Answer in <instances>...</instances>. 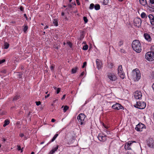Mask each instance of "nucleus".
<instances>
[{
    "instance_id": "nucleus-1",
    "label": "nucleus",
    "mask_w": 154,
    "mask_h": 154,
    "mask_svg": "<svg viewBox=\"0 0 154 154\" xmlns=\"http://www.w3.org/2000/svg\"><path fill=\"white\" fill-rule=\"evenodd\" d=\"M132 48L137 52L140 53L142 50V46L139 41L137 40H134L132 43Z\"/></svg>"
},
{
    "instance_id": "nucleus-2",
    "label": "nucleus",
    "mask_w": 154,
    "mask_h": 154,
    "mask_svg": "<svg viewBox=\"0 0 154 154\" xmlns=\"http://www.w3.org/2000/svg\"><path fill=\"white\" fill-rule=\"evenodd\" d=\"M132 76L134 79H136L137 81L139 80L140 79L141 77L140 70L137 69L133 70L132 72Z\"/></svg>"
},
{
    "instance_id": "nucleus-3",
    "label": "nucleus",
    "mask_w": 154,
    "mask_h": 154,
    "mask_svg": "<svg viewBox=\"0 0 154 154\" xmlns=\"http://www.w3.org/2000/svg\"><path fill=\"white\" fill-rule=\"evenodd\" d=\"M146 59L149 61H152L154 60V52L149 51L145 55Z\"/></svg>"
},
{
    "instance_id": "nucleus-4",
    "label": "nucleus",
    "mask_w": 154,
    "mask_h": 154,
    "mask_svg": "<svg viewBox=\"0 0 154 154\" xmlns=\"http://www.w3.org/2000/svg\"><path fill=\"white\" fill-rule=\"evenodd\" d=\"M85 116L83 114L81 113L77 116V119L79 121V122L80 123L81 125H83L85 123Z\"/></svg>"
},
{
    "instance_id": "nucleus-5",
    "label": "nucleus",
    "mask_w": 154,
    "mask_h": 154,
    "mask_svg": "<svg viewBox=\"0 0 154 154\" xmlns=\"http://www.w3.org/2000/svg\"><path fill=\"white\" fill-rule=\"evenodd\" d=\"M146 106V103L144 102L138 101L137 102L136 105L135 106L138 109H143Z\"/></svg>"
},
{
    "instance_id": "nucleus-6",
    "label": "nucleus",
    "mask_w": 154,
    "mask_h": 154,
    "mask_svg": "<svg viewBox=\"0 0 154 154\" xmlns=\"http://www.w3.org/2000/svg\"><path fill=\"white\" fill-rule=\"evenodd\" d=\"M107 77L110 80L112 81H115L117 79L116 74L112 73H108L107 74Z\"/></svg>"
},
{
    "instance_id": "nucleus-7",
    "label": "nucleus",
    "mask_w": 154,
    "mask_h": 154,
    "mask_svg": "<svg viewBox=\"0 0 154 154\" xmlns=\"http://www.w3.org/2000/svg\"><path fill=\"white\" fill-rule=\"evenodd\" d=\"M146 126L144 125L142 123H140L136 125L135 129L138 131H142L143 129H145Z\"/></svg>"
},
{
    "instance_id": "nucleus-8",
    "label": "nucleus",
    "mask_w": 154,
    "mask_h": 154,
    "mask_svg": "<svg viewBox=\"0 0 154 154\" xmlns=\"http://www.w3.org/2000/svg\"><path fill=\"white\" fill-rule=\"evenodd\" d=\"M141 20L140 18H136L134 20V25L138 27H140L141 26Z\"/></svg>"
},
{
    "instance_id": "nucleus-9",
    "label": "nucleus",
    "mask_w": 154,
    "mask_h": 154,
    "mask_svg": "<svg viewBox=\"0 0 154 154\" xmlns=\"http://www.w3.org/2000/svg\"><path fill=\"white\" fill-rule=\"evenodd\" d=\"M147 144L148 146L149 147L154 148V140L152 138H149L147 140Z\"/></svg>"
},
{
    "instance_id": "nucleus-10",
    "label": "nucleus",
    "mask_w": 154,
    "mask_h": 154,
    "mask_svg": "<svg viewBox=\"0 0 154 154\" xmlns=\"http://www.w3.org/2000/svg\"><path fill=\"white\" fill-rule=\"evenodd\" d=\"M112 107L113 109L117 110L122 109L123 108V107L120 104L118 103H116L113 105L112 106Z\"/></svg>"
},
{
    "instance_id": "nucleus-11",
    "label": "nucleus",
    "mask_w": 154,
    "mask_h": 154,
    "mask_svg": "<svg viewBox=\"0 0 154 154\" xmlns=\"http://www.w3.org/2000/svg\"><path fill=\"white\" fill-rule=\"evenodd\" d=\"M134 97L136 99H139L141 98L142 93L140 91H136L134 93Z\"/></svg>"
},
{
    "instance_id": "nucleus-12",
    "label": "nucleus",
    "mask_w": 154,
    "mask_h": 154,
    "mask_svg": "<svg viewBox=\"0 0 154 154\" xmlns=\"http://www.w3.org/2000/svg\"><path fill=\"white\" fill-rule=\"evenodd\" d=\"M135 141H129L127 144L125 145V150H130L131 149V148L130 147L132 143H136Z\"/></svg>"
},
{
    "instance_id": "nucleus-13",
    "label": "nucleus",
    "mask_w": 154,
    "mask_h": 154,
    "mask_svg": "<svg viewBox=\"0 0 154 154\" xmlns=\"http://www.w3.org/2000/svg\"><path fill=\"white\" fill-rule=\"evenodd\" d=\"M98 138L99 140L101 141L104 142L106 140V136L105 135L103 136L101 134H99Z\"/></svg>"
},
{
    "instance_id": "nucleus-14",
    "label": "nucleus",
    "mask_w": 154,
    "mask_h": 154,
    "mask_svg": "<svg viewBox=\"0 0 154 154\" xmlns=\"http://www.w3.org/2000/svg\"><path fill=\"white\" fill-rule=\"evenodd\" d=\"M148 17L149 19L151 24L152 26H154V17L151 14H150L149 15Z\"/></svg>"
},
{
    "instance_id": "nucleus-15",
    "label": "nucleus",
    "mask_w": 154,
    "mask_h": 154,
    "mask_svg": "<svg viewBox=\"0 0 154 154\" xmlns=\"http://www.w3.org/2000/svg\"><path fill=\"white\" fill-rule=\"evenodd\" d=\"M96 63L97 67V68L98 69H101L102 66V63L101 61L97 59L96 60Z\"/></svg>"
},
{
    "instance_id": "nucleus-16",
    "label": "nucleus",
    "mask_w": 154,
    "mask_h": 154,
    "mask_svg": "<svg viewBox=\"0 0 154 154\" xmlns=\"http://www.w3.org/2000/svg\"><path fill=\"white\" fill-rule=\"evenodd\" d=\"M118 74L119 77L122 79H124L125 77L123 70L118 71Z\"/></svg>"
},
{
    "instance_id": "nucleus-17",
    "label": "nucleus",
    "mask_w": 154,
    "mask_h": 154,
    "mask_svg": "<svg viewBox=\"0 0 154 154\" xmlns=\"http://www.w3.org/2000/svg\"><path fill=\"white\" fill-rule=\"evenodd\" d=\"M144 36L145 38L148 41L150 42L151 41L152 38H151L150 35L147 33L144 34Z\"/></svg>"
},
{
    "instance_id": "nucleus-18",
    "label": "nucleus",
    "mask_w": 154,
    "mask_h": 154,
    "mask_svg": "<svg viewBox=\"0 0 154 154\" xmlns=\"http://www.w3.org/2000/svg\"><path fill=\"white\" fill-rule=\"evenodd\" d=\"M59 146L57 145L55 147H53L52 149L49 153V154H53L58 149Z\"/></svg>"
},
{
    "instance_id": "nucleus-19",
    "label": "nucleus",
    "mask_w": 154,
    "mask_h": 154,
    "mask_svg": "<svg viewBox=\"0 0 154 154\" xmlns=\"http://www.w3.org/2000/svg\"><path fill=\"white\" fill-rule=\"evenodd\" d=\"M140 3L142 5L145 6L147 4L146 0H139Z\"/></svg>"
},
{
    "instance_id": "nucleus-20",
    "label": "nucleus",
    "mask_w": 154,
    "mask_h": 154,
    "mask_svg": "<svg viewBox=\"0 0 154 154\" xmlns=\"http://www.w3.org/2000/svg\"><path fill=\"white\" fill-rule=\"evenodd\" d=\"M103 125L105 128V129H105L104 130V131L105 132H106L107 134H110V132L109 131H107L106 130V129H107L109 128V126H108L106 125L104 123H103Z\"/></svg>"
},
{
    "instance_id": "nucleus-21",
    "label": "nucleus",
    "mask_w": 154,
    "mask_h": 154,
    "mask_svg": "<svg viewBox=\"0 0 154 154\" xmlns=\"http://www.w3.org/2000/svg\"><path fill=\"white\" fill-rule=\"evenodd\" d=\"M58 134H56L53 137L51 140L50 141V142L47 144V145H48L49 143H50L51 142H53L56 138L58 136Z\"/></svg>"
},
{
    "instance_id": "nucleus-22",
    "label": "nucleus",
    "mask_w": 154,
    "mask_h": 154,
    "mask_svg": "<svg viewBox=\"0 0 154 154\" xmlns=\"http://www.w3.org/2000/svg\"><path fill=\"white\" fill-rule=\"evenodd\" d=\"M140 16L142 18H147V16L146 14L144 12H143L140 15Z\"/></svg>"
},
{
    "instance_id": "nucleus-23",
    "label": "nucleus",
    "mask_w": 154,
    "mask_h": 154,
    "mask_svg": "<svg viewBox=\"0 0 154 154\" xmlns=\"http://www.w3.org/2000/svg\"><path fill=\"white\" fill-rule=\"evenodd\" d=\"M10 123V122L8 119L5 120L4 121V124L3 125V126L4 127H5L7 125H8Z\"/></svg>"
},
{
    "instance_id": "nucleus-24",
    "label": "nucleus",
    "mask_w": 154,
    "mask_h": 154,
    "mask_svg": "<svg viewBox=\"0 0 154 154\" xmlns=\"http://www.w3.org/2000/svg\"><path fill=\"white\" fill-rule=\"evenodd\" d=\"M78 69V68L77 67H75V68L72 69L71 71L72 73L74 74L75 73Z\"/></svg>"
},
{
    "instance_id": "nucleus-25",
    "label": "nucleus",
    "mask_w": 154,
    "mask_h": 154,
    "mask_svg": "<svg viewBox=\"0 0 154 154\" xmlns=\"http://www.w3.org/2000/svg\"><path fill=\"white\" fill-rule=\"evenodd\" d=\"M9 46V44L7 42H5L4 44V48L5 49H8Z\"/></svg>"
},
{
    "instance_id": "nucleus-26",
    "label": "nucleus",
    "mask_w": 154,
    "mask_h": 154,
    "mask_svg": "<svg viewBox=\"0 0 154 154\" xmlns=\"http://www.w3.org/2000/svg\"><path fill=\"white\" fill-rule=\"evenodd\" d=\"M53 22L55 26H58V22L57 19H54L53 20Z\"/></svg>"
},
{
    "instance_id": "nucleus-27",
    "label": "nucleus",
    "mask_w": 154,
    "mask_h": 154,
    "mask_svg": "<svg viewBox=\"0 0 154 154\" xmlns=\"http://www.w3.org/2000/svg\"><path fill=\"white\" fill-rule=\"evenodd\" d=\"M100 6L99 5V4H96L94 5V8L96 10H99L100 9Z\"/></svg>"
},
{
    "instance_id": "nucleus-28",
    "label": "nucleus",
    "mask_w": 154,
    "mask_h": 154,
    "mask_svg": "<svg viewBox=\"0 0 154 154\" xmlns=\"http://www.w3.org/2000/svg\"><path fill=\"white\" fill-rule=\"evenodd\" d=\"M69 108V107L68 106H66V105L65 106H64V108L63 109V110L64 112H66V111Z\"/></svg>"
},
{
    "instance_id": "nucleus-29",
    "label": "nucleus",
    "mask_w": 154,
    "mask_h": 154,
    "mask_svg": "<svg viewBox=\"0 0 154 154\" xmlns=\"http://www.w3.org/2000/svg\"><path fill=\"white\" fill-rule=\"evenodd\" d=\"M20 98V96L18 95H16L13 98V100L15 101L19 99Z\"/></svg>"
},
{
    "instance_id": "nucleus-30",
    "label": "nucleus",
    "mask_w": 154,
    "mask_h": 154,
    "mask_svg": "<svg viewBox=\"0 0 154 154\" xmlns=\"http://www.w3.org/2000/svg\"><path fill=\"white\" fill-rule=\"evenodd\" d=\"M123 44V42L121 40L119 41L118 43V45L119 47H121Z\"/></svg>"
},
{
    "instance_id": "nucleus-31",
    "label": "nucleus",
    "mask_w": 154,
    "mask_h": 154,
    "mask_svg": "<svg viewBox=\"0 0 154 154\" xmlns=\"http://www.w3.org/2000/svg\"><path fill=\"white\" fill-rule=\"evenodd\" d=\"M88 48V46L87 45H84L82 49L84 50H86Z\"/></svg>"
},
{
    "instance_id": "nucleus-32",
    "label": "nucleus",
    "mask_w": 154,
    "mask_h": 154,
    "mask_svg": "<svg viewBox=\"0 0 154 154\" xmlns=\"http://www.w3.org/2000/svg\"><path fill=\"white\" fill-rule=\"evenodd\" d=\"M28 29V27L27 26H24V28L23 29V31L24 32H26L27 31Z\"/></svg>"
},
{
    "instance_id": "nucleus-33",
    "label": "nucleus",
    "mask_w": 154,
    "mask_h": 154,
    "mask_svg": "<svg viewBox=\"0 0 154 154\" xmlns=\"http://www.w3.org/2000/svg\"><path fill=\"white\" fill-rule=\"evenodd\" d=\"M94 4L92 3L90 4L89 8L90 9H92L94 8Z\"/></svg>"
},
{
    "instance_id": "nucleus-34",
    "label": "nucleus",
    "mask_w": 154,
    "mask_h": 154,
    "mask_svg": "<svg viewBox=\"0 0 154 154\" xmlns=\"http://www.w3.org/2000/svg\"><path fill=\"white\" fill-rule=\"evenodd\" d=\"M113 64L112 63H109L108 64V67L110 68H113Z\"/></svg>"
},
{
    "instance_id": "nucleus-35",
    "label": "nucleus",
    "mask_w": 154,
    "mask_h": 154,
    "mask_svg": "<svg viewBox=\"0 0 154 154\" xmlns=\"http://www.w3.org/2000/svg\"><path fill=\"white\" fill-rule=\"evenodd\" d=\"M17 149L19 151L20 150H21V152H23V148L21 149V146H20L17 145Z\"/></svg>"
},
{
    "instance_id": "nucleus-36",
    "label": "nucleus",
    "mask_w": 154,
    "mask_h": 154,
    "mask_svg": "<svg viewBox=\"0 0 154 154\" xmlns=\"http://www.w3.org/2000/svg\"><path fill=\"white\" fill-rule=\"evenodd\" d=\"M83 20L85 22V23H86L88 22V20L86 17H83Z\"/></svg>"
},
{
    "instance_id": "nucleus-37",
    "label": "nucleus",
    "mask_w": 154,
    "mask_h": 154,
    "mask_svg": "<svg viewBox=\"0 0 154 154\" xmlns=\"http://www.w3.org/2000/svg\"><path fill=\"white\" fill-rule=\"evenodd\" d=\"M123 69L122 67V65H120L118 66V71H119V70H122Z\"/></svg>"
},
{
    "instance_id": "nucleus-38",
    "label": "nucleus",
    "mask_w": 154,
    "mask_h": 154,
    "mask_svg": "<svg viewBox=\"0 0 154 154\" xmlns=\"http://www.w3.org/2000/svg\"><path fill=\"white\" fill-rule=\"evenodd\" d=\"M109 2V0H104L103 3L105 5H106L108 4Z\"/></svg>"
},
{
    "instance_id": "nucleus-39",
    "label": "nucleus",
    "mask_w": 154,
    "mask_h": 154,
    "mask_svg": "<svg viewBox=\"0 0 154 154\" xmlns=\"http://www.w3.org/2000/svg\"><path fill=\"white\" fill-rule=\"evenodd\" d=\"M120 51L121 53H125L126 52L125 50L123 49H121Z\"/></svg>"
},
{
    "instance_id": "nucleus-40",
    "label": "nucleus",
    "mask_w": 154,
    "mask_h": 154,
    "mask_svg": "<svg viewBox=\"0 0 154 154\" xmlns=\"http://www.w3.org/2000/svg\"><path fill=\"white\" fill-rule=\"evenodd\" d=\"M87 65V62H84L83 63V65L82 66V68H84Z\"/></svg>"
},
{
    "instance_id": "nucleus-41",
    "label": "nucleus",
    "mask_w": 154,
    "mask_h": 154,
    "mask_svg": "<svg viewBox=\"0 0 154 154\" xmlns=\"http://www.w3.org/2000/svg\"><path fill=\"white\" fill-rule=\"evenodd\" d=\"M67 44L71 48L72 47V45L71 42H67Z\"/></svg>"
},
{
    "instance_id": "nucleus-42",
    "label": "nucleus",
    "mask_w": 154,
    "mask_h": 154,
    "mask_svg": "<svg viewBox=\"0 0 154 154\" xmlns=\"http://www.w3.org/2000/svg\"><path fill=\"white\" fill-rule=\"evenodd\" d=\"M56 90H57V94H58L60 92V88H58Z\"/></svg>"
},
{
    "instance_id": "nucleus-43",
    "label": "nucleus",
    "mask_w": 154,
    "mask_h": 154,
    "mask_svg": "<svg viewBox=\"0 0 154 154\" xmlns=\"http://www.w3.org/2000/svg\"><path fill=\"white\" fill-rule=\"evenodd\" d=\"M20 9L21 11H24L23 8L22 6H21L20 7Z\"/></svg>"
},
{
    "instance_id": "nucleus-44",
    "label": "nucleus",
    "mask_w": 154,
    "mask_h": 154,
    "mask_svg": "<svg viewBox=\"0 0 154 154\" xmlns=\"http://www.w3.org/2000/svg\"><path fill=\"white\" fill-rule=\"evenodd\" d=\"M35 103L37 106H39L41 104V102L40 101H36L35 102Z\"/></svg>"
},
{
    "instance_id": "nucleus-45",
    "label": "nucleus",
    "mask_w": 154,
    "mask_h": 154,
    "mask_svg": "<svg viewBox=\"0 0 154 154\" xmlns=\"http://www.w3.org/2000/svg\"><path fill=\"white\" fill-rule=\"evenodd\" d=\"M54 66H50V69L51 70L53 71L54 70Z\"/></svg>"
},
{
    "instance_id": "nucleus-46",
    "label": "nucleus",
    "mask_w": 154,
    "mask_h": 154,
    "mask_svg": "<svg viewBox=\"0 0 154 154\" xmlns=\"http://www.w3.org/2000/svg\"><path fill=\"white\" fill-rule=\"evenodd\" d=\"M5 61V59H3L2 60H0V64L4 63Z\"/></svg>"
},
{
    "instance_id": "nucleus-47",
    "label": "nucleus",
    "mask_w": 154,
    "mask_h": 154,
    "mask_svg": "<svg viewBox=\"0 0 154 154\" xmlns=\"http://www.w3.org/2000/svg\"><path fill=\"white\" fill-rule=\"evenodd\" d=\"M6 72V71L4 69L2 71H1V72L2 73H5Z\"/></svg>"
},
{
    "instance_id": "nucleus-48",
    "label": "nucleus",
    "mask_w": 154,
    "mask_h": 154,
    "mask_svg": "<svg viewBox=\"0 0 154 154\" xmlns=\"http://www.w3.org/2000/svg\"><path fill=\"white\" fill-rule=\"evenodd\" d=\"M150 2L151 4H154V0H150Z\"/></svg>"
},
{
    "instance_id": "nucleus-49",
    "label": "nucleus",
    "mask_w": 154,
    "mask_h": 154,
    "mask_svg": "<svg viewBox=\"0 0 154 154\" xmlns=\"http://www.w3.org/2000/svg\"><path fill=\"white\" fill-rule=\"evenodd\" d=\"M65 97H66V95L64 94L63 96L62 97V99H61L62 100H63L65 98Z\"/></svg>"
},
{
    "instance_id": "nucleus-50",
    "label": "nucleus",
    "mask_w": 154,
    "mask_h": 154,
    "mask_svg": "<svg viewBox=\"0 0 154 154\" xmlns=\"http://www.w3.org/2000/svg\"><path fill=\"white\" fill-rule=\"evenodd\" d=\"M85 74V72H82L81 74V75H79V76H83Z\"/></svg>"
},
{
    "instance_id": "nucleus-51",
    "label": "nucleus",
    "mask_w": 154,
    "mask_h": 154,
    "mask_svg": "<svg viewBox=\"0 0 154 154\" xmlns=\"http://www.w3.org/2000/svg\"><path fill=\"white\" fill-rule=\"evenodd\" d=\"M21 137H23L24 136V134L23 133H21L19 135Z\"/></svg>"
},
{
    "instance_id": "nucleus-52",
    "label": "nucleus",
    "mask_w": 154,
    "mask_h": 154,
    "mask_svg": "<svg viewBox=\"0 0 154 154\" xmlns=\"http://www.w3.org/2000/svg\"><path fill=\"white\" fill-rule=\"evenodd\" d=\"M55 119H52L51 120V122H55Z\"/></svg>"
},
{
    "instance_id": "nucleus-53",
    "label": "nucleus",
    "mask_w": 154,
    "mask_h": 154,
    "mask_svg": "<svg viewBox=\"0 0 154 154\" xmlns=\"http://www.w3.org/2000/svg\"><path fill=\"white\" fill-rule=\"evenodd\" d=\"M49 96H50V94H48L46 96H45V98H47Z\"/></svg>"
},
{
    "instance_id": "nucleus-54",
    "label": "nucleus",
    "mask_w": 154,
    "mask_h": 154,
    "mask_svg": "<svg viewBox=\"0 0 154 154\" xmlns=\"http://www.w3.org/2000/svg\"><path fill=\"white\" fill-rule=\"evenodd\" d=\"M76 3H77V5H79L80 4V2H79V1H76Z\"/></svg>"
},
{
    "instance_id": "nucleus-55",
    "label": "nucleus",
    "mask_w": 154,
    "mask_h": 154,
    "mask_svg": "<svg viewBox=\"0 0 154 154\" xmlns=\"http://www.w3.org/2000/svg\"><path fill=\"white\" fill-rule=\"evenodd\" d=\"M24 16L26 18V20H27V17L26 15V14H24Z\"/></svg>"
},
{
    "instance_id": "nucleus-56",
    "label": "nucleus",
    "mask_w": 154,
    "mask_h": 154,
    "mask_svg": "<svg viewBox=\"0 0 154 154\" xmlns=\"http://www.w3.org/2000/svg\"><path fill=\"white\" fill-rule=\"evenodd\" d=\"M68 6L70 8H71L72 6L71 4H69Z\"/></svg>"
},
{
    "instance_id": "nucleus-57",
    "label": "nucleus",
    "mask_w": 154,
    "mask_h": 154,
    "mask_svg": "<svg viewBox=\"0 0 154 154\" xmlns=\"http://www.w3.org/2000/svg\"><path fill=\"white\" fill-rule=\"evenodd\" d=\"M48 26H46L44 28V29H47V28H48Z\"/></svg>"
},
{
    "instance_id": "nucleus-58",
    "label": "nucleus",
    "mask_w": 154,
    "mask_h": 154,
    "mask_svg": "<svg viewBox=\"0 0 154 154\" xmlns=\"http://www.w3.org/2000/svg\"><path fill=\"white\" fill-rule=\"evenodd\" d=\"M126 154H133L132 153H131V152H127L126 153Z\"/></svg>"
},
{
    "instance_id": "nucleus-59",
    "label": "nucleus",
    "mask_w": 154,
    "mask_h": 154,
    "mask_svg": "<svg viewBox=\"0 0 154 154\" xmlns=\"http://www.w3.org/2000/svg\"><path fill=\"white\" fill-rule=\"evenodd\" d=\"M64 15V13L63 12H62L61 13V15L63 16Z\"/></svg>"
},
{
    "instance_id": "nucleus-60",
    "label": "nucleus",
    "mask_w": 154,
    "mask_h": 154,
    "mask_svg": "<svg viewBox=\"0 0 154 154\" xmlns=\"http://www.w3.org/2000/svg\"><path fill=\"white\" fill-rule=\"evenodd\" d=\"M152 79H154V73H152Z\"/></svg>"
},
{
    "instance_id": "nucleus-61",
    "label": "nucleus",
    "mask_w": 154,
    "mask_h": 154,
    "mask_svg": "<svg viewBox=\"0 0 154 154\" xmlns=\"http://www.w3.org/2000/svg\"><path fill=\"white\" fill-rule=\"evenodd\" d=\"M44 143V141L42 142L40 144H43Z\"/></svg>"
},
{
    "instance_id": "nucleus-62",
    "label": "nucleus",
    "mask_w": 154,
    "mask_h": 154,
    "mask_svg": "<svg viewBox=\"0 0 154 154\" xmlns=\"http://www.w3.org/2000/svg\"><path fill=\"white\" fill-rule=\"evenodd\" d=\"M54 88L55 89V90H57V88L56 87H54Z\"/></svg>"
},
{
    "instance_id": "nucleus-63",
    "label": "nucleus",
    "mask_w": 154,
    "mask_h": 154,
    "mask_svg": "<svg viewBox=\"0 0 154 154\" xmlns=\"http://www.w3.org/2000/svg\"><path fill=\"white\" fill-rule=\"evenodd\" d=\"M75 138V137H72V139H73V140H74Z\"/></svg>"
},
{
    "instance_id": "nucleus-64",
    "label": "nucleus",
    "mask_w": 154,
    "mask_h": 154,
    "mask_svg": "<svg viewBox=\"0 0 154 154\" xmlns=\"http://www.w3.org/2000/svg\"><path fill=\"white\" fill-rule=\"evenodd\" d=\"M34 154V152H31V154Z\"/></svg>"
}]
</instances>
